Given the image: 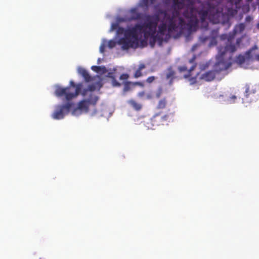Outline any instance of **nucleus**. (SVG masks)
I'll use <instances>...</instances> for the list:
<instances>
[{
  "label": "nucleus",
  "mask_w": 259,
  "mask_h": 259,
  "mask_svg": "<svg viewBox=\"0 0 259 259\" xmlns=\"http://www.w3.org/2000/svg\"><path fill=\"white\" fill-rule=\"evenodd\" d=\"M150 97L148 96V99H150Z\"/></svg>",
  "instance_id": "nucleus-49"
},
{
  "label": "nucleus",
  "mask_w": 259,
  "mask_h": 259,
  "mask_svg": "<svg viewBox=\"0 0 259 259\" xmlns=\"http://www.w3.org/2000/svg\"><path fill=\"white\" fill-rule=\"evenodd\" d=\"M72 105V103L68 102L64 105L57 106L55 111L52 115V117L58 120L63 118L64 116L69 112Z\"/></svg>",
  "instance_id": "nucleus-9"
},
{
  "label": "nucleus",
  "mask_w": 259,
  "mask_h": 259,
  "mask_svg": "<svg viewBox=\"0 0 259 259\" xmlns=\"http://www.w3.org/2000/svg\"><path fill=\"white\" fill-rule=\"evenodd\" d=\"M107 77L111 79L112 84L114 87H119L121 85V83L118 82L116 79L114 75H113V73L112 72H108Z\"/></svg>",
  "instance_id": "nucleus-18"
},
{
  "label": "nucleus",
  "mask_w": 259,
  "mask_h": 259,
  "mask_svg": "<svg viewBox=\"0 0 259 259\" xmlns=\"http://www.w3.org/2000/svg\"><path fill=\"white\" fill-rule=\"evenodd\" d=\"M93 87H92V86H90V90H91V91H92V90H93Z\"/></svg>",
  "instance_id": "nucleus-47"
},
{
  "label": "nucleus",
  "mask_w": 259,
  "mask_h": 259,
  "mask_svg": "<svg viewBox=\"0 0 259 259\" xmlns=\"http://www.w3.org/2000/svg\"><path fill=\"white\" fill-rule=\"evenodd\" d=\"M209 20L213 24L221 23L223 25L228 24L229 26L230 25L228 15L214 8L210 9Z\"/></svg>",
  "instance_id": "nucleus-6"
},
{
  "label": "nucleus",
  "mask_w": 259,
  "mask_h": 259,
  "mask_svg": "<svg viewBox=\"0 0 259 259\" xmlns=\"http://www.w3.org/2000/svg\"><path fill=\"white\" fill-rule=\"evenodd\" d=\"M241 38H239L238 39H237L236 40V45L238 46L240 44V43L241 42Z\"/></svg>",
  "instance_id": "nucleus-39"
},
{
  "label": "nucleus",
  "mask_w": 259,
  "mask_h": 259,
  "mask_svg": "<svg viewBox=\"0 0 259 259\" xmlns=\"http://www.w3.org/2000/svg\"><path fill=\"white\" fill-rule=\"evenodd\" d=\"M256 27L259 30V22L257 23Z\"/></svg>",
  "instance_id": "nucleus-44"
},
{
  "label": "nucleus",
  "mask_w": 259,
  "mask_h": 259,
  "mask_svg": "<svg viewBox=\"0 0 259 259\" xmlns=\"http://www.w3.org/2000/svg\"><path fill=\"white\" fill-rule=\"evenodd\" d=\"M123 91L124 92L128 91L131 89V82L128 81H125L124 83Z\"/></svg>",
  "instance_id": "nucleus-24"
},
{
  "label": "nucleus",
  "mask_w": 259,
  "mask_h": 259,
  "mask_svg": "<svg viewBox=\"0 0 259 259\" xmlns=\"http://www.w3.org/2000/svg\"><path fill=\"white\" fill-rule=\"evenodd\" d=\"M102 68H104V69H101V71L100 72H102V73H104L105 72H106L107 71V69H106V68L105 67V66H101Z\"/></svg>",
  "instance_id": "nucleus-38"
},
{
  "label": "nucleus",
  "mask_w": 259,
  "mask_h": 259,
  "mask_svg": "<svg viewBox=\"0 0 259 259\" xmlns=\"http://www.w3.org/2000/svg\"><path fill=\"white\" fill-rule=\"evenodd\" d=\"M98 99L99 98L97 96L91 94L88 99L83 100L78 103L77 109H74L73 113L75 112L77 109L88 112L90 106L91 105L95 106Z\"/></svg>",
  "instance_id": "nucleus-8"
},
{
  "label": "nucleus",
  "mask_w": 259,
  "mask_h": 259,
  "mask_svg": "<svg viewBox=\"0 0 259 259\" xmlns=\"http://www.w3.org/2000/svg\"><path fill=\"white\" fill-rule=\"evenodd\" d=\"M162 94V88H159L157 92H156V97L157 98H160V97L161 96V94Z\"/></svg>",
  "instance_id": "nucleus-29"
},
{
  "label": "nucleus",
  "mask_w": 259,
  "mask_h": 259,
  "mask_svg": "<svg viewBox=\"0 0 259 259\" xmlns=\"http://www.w3.org/2000/svg\"><path fill=\"white\" fill-rule=\"evenodd\" d=\"M78 72L79 74L84 78L86 81L89 82L91 80V76L85 69L79 68L78 70Z\"/></svg>",
  "instance_id": "nucleus-17"
},
{
  "label": "nucleus",
  "mask_w": 259,
  "mask_h": 259,
  "mask_svg": "<svg viewBox=\"0 0 259 259\" xmlns=\"http://www.w3.org/2000/svg\"><path fill=\"white\" fill-rule=\"evenodd\" d=\"M127 103L135 110L140 111L142 108V105L134 99H131L127 101Z\"/></svg>",
  "instance_id": "nucleus-16"
},
{
  "label": "nucleus",
  "mask_w": 259,
  "mask_h": 259,
  "mask_svg": "<svg viewBox=\"0 0 259 259\" xmlns=\"http://www.w3.org/2000/svg\"><path fill=\"white\" fill-rule=\"evenodd\" d=\"M142 26V33L145 39L150 37L149 42L152 47L155 44V36L157 27V20H153V17L147 15L145 16V21L141 24Z\"/></svg>",
  "instance_id": "nucleus-4"
},
{
  "label": "nucleus",
  "mask_w": 259,
  "mask_h": 259,
  "mask_svg": "<svg viewBox=\"0 0 259 259\" xmlns=\"http://www.w3.org/2000/svg\"><path fill=\"white\" fill-rule=\"evenodd\" d=\"M155 1H156V0H149L150 5H152V4H154Z\"/></svg>",
  "instance_id": "nucleus-41"
},
{
  "label": "nucleus",
  "mask_w": 259,
  "mask_h": 259,
  "mask_svg": "<svg viewBox=\"0 0 259 259\" xmlns=\"http://www.w3.org/2000/svg\"><path fill=\"white\" fill-rule=\"evenodd\" d=\"M116 46V42L113 40H110L108 42V46L109 48L112 49Z\"/></svg>",
  "instance_id": "nucleus-27"
},
{
  "label": "nucleus",
  "mask_w": 259,
  "mask_h": 259,
  "mask_svg": "<svg viewBox=\"0 0 259 259\" xmlns=\"http://www.w3.org/2000/svg\"><path fill=\"white\" fill-rule=\"evenodd\" d=\"M213 42H214V45H216V44H217V41H216V40H215V39H214V38H213V39H212V40H211V44H212L213 43Z\"/></svg>",
  "instance_id": "nucleus-43"
},
{
  "label": "nucleus",
  "mask_w": 259,
  "mask_h": 259,
  "mask_svg": "<svg viewBox=\"0 0 259 259\" xmlns=\"http://www.w3.org/2000/svg\"><path fill=\"white\" fill-rule=\"evenodd\" d=\"M252 19V18L250 16H247L246 18H245V21L246 22H250V21H251Z\"/></svg>",
  "instance_id": "nucleus-36"
},
{
  "label": "nucleus",
  "mask_w": 259,
  "mask_h": 259,
  "mask_svg": "<svg viewBox=\"0 0 259 259\" xmlns=\"http://www.w3.org/2000/svg\"><path fill=\"white\" fill-rule=\"evenodd\" d=\"M128 77H129V75H128V74H127V73H123V74H122L120 76L119 78H120V80L126 81V80H127Z\"/></svg>",
  "instance_id": "nucleus-28"
},
{
  "label": "nucleus",
  "mask_w": 259,
  "mask_h": 259,
  "mask_svg": "<svg viewBox=\"0 0 259 259\" xmlns=\"http://www.w3.org/2000/svg\"><path fill=\"white\" fill-rule=\"evenodd\" d=\"M245 61V57L243 55H238L236 59V61L237 63L239 64H242L244 63Z\"/></svg>",
  "instance_id": "nucleus-23"
},
{
  "label": "nucleus",
  "mask_w": 259,
  "mask_h": 259,
  "mask_svg": "<svg viewBox=\"0 0 259 259\" xmlns=\"http://www.w3.org/2000/svg\"><path fill=\"white\" fill-rule=\"evenodd\" d=\"M118 25L117 23H113L111 25V29L115 30L118 28Z\"/></svg>",
  "instance_id": "nucleus-34"
},
{
  "label": "nucleus",
  "mask_w": 259,
  "mask_h": 259,
  "mask_svg": "<svg viewBox=\"0 0 259 259\" xmlns=\"http://www.w3.org/2000/svg\"><path fill=\"white\" fill-rule=\"evenodd\" d=\"M80 91V85H76L75 83L71 80L70 85L66 88L57 87L55 91V95L57 97H65L67 101H70L76 97Z\"/></svg>",
  "instance_id": "nucleus-5"
},
{
  "label": "nucleus",
  "mask_w": 259,
  "mask_h": 259,
  "mask_svg": "<svg viewBox=\"0 0 259 259\" xmlns=\"http://www.w3.org/2000/svg\"><path fill=\"white\" fill-rule=\"evenodd\" d=\"M166 117H167V116H166V115H165V116H163V117H161V118H163V119H164V120H166Z\"/></svg>",
  "instance_id": "nucleus-46"
},
{
  "label": "nucleus",
  "mask_w": 259,
  "mask_h": 259,
  "mask_svg": "<svg viewBox=\"0 0 259 259\" xmlns=\"http://www.w3.org/2000/svg\"><path fill=\"white\" fill-rule=\"evenodd\" d=\"M146 68V66L144 64H140L139 66L138 69L136 71L134 74V77L135 78H138L142 75L141 71Z\"/></svg>",
  "instance_id": "nucleus-21"
},
{
  "label": "nucleus",
  "mask_w": 259,
  "mask_h": 259,
  "mask_svg": "<svg viewBox=\"0 0 259 259\" xmlns=\"http://www.w3.org/2000/svg\"><path fill=\"white\" fill-rule=\"evenodd\" d=\"M226 55H224L222 56V57H221V54L219 51L217 56L218 62L215 65V70H210L204 73L201 75V78L207 81H212L214 79L216 73L228 69L232 65L231 62L232 56L229 54L228 58L226 59Z\"/></svg>",
  "instance_id": "nucleus-3"
},
{
  "label": "nucleus",
  "mask_w": 259,
  "mask_h": 259,
  "mask_svg": "<svg viewBox=\"0 0 259 259\" xmlns=\"http://www.w3.org/2000/svg\"><path fill=\"white\" fill-rule=\"evenodd\" d=\"M145 95V92L144 91H142L138 93L137 96L139 98H142Z\"/></svg>",
  "instance_id": "nucleus-33"
},
{
  "label": "nucleus",
  "mask_w": 259,
  "mask_h": 259,
  "mask_svg": "<svg viewBox=\"0 0 259 259\" xmlns=\"http://www.w3.org/2000/svg\"><path fill=\"white\" fill-rule=\"evenodd\" d=\"M167 104V101L165 98H163L160 100L157 105V109H163L166 107Z\"/></svg>",
  "instance_id": "nucleus-22"
},
{
  "label": "nucleus",
  "mask_w": 259,
  "mask_h": 259,
  "mask_svg": "<svg viewBox=\"0 0 259 259\" xmlns=\"http://www.w3.org/2000/svg\"><path fill=\"white\" fill-rule=\"evenodd\" d=\"M237 97L235 95H232L230 97V99L232 100V103H234L235 101V100L236 99Z\"/></svg>",
  "instance_id": "nucleus-37"
},
{
  "label": "nucleus",
  "mask_w": 259,
  "mask_h": 259,
  "mask_svg": "<svg viewBox=\"0 0 259 259\" xmlns=\"http://www.w3.org/2000/svg\"><path fill=\"white\" fill-rule=\"evenodd\" d=\"M143 3L146 7H148L150 5L149 0H143Z\"/></svg>",
  "instance_id": "nucleus-35"
},
{
  "label": "nucleus",
  "mask_w": 259,
  "mask_h": 259,
  "mask_svg": "<svg viewBox=\"0 0 259 259\" xmlns=\"http://www.w3.org/2000/svg\"><path fill=\"white\" fill-rule=\"evenodd\" d=\"M135 40L129 36L124 35V37L120 38L118 41L119 45H122L123 50H126L133 46Z\"/></svg>",
  "instance_id": "nucleus-12"
},
{
  "label": "nucleus",
  "mask_w": 259,
  "mask_h": 259,
  "mask_svg": "<svg viewBox=\"0 0 259 259\" xmlns=\"http://www.w3.org/2000/svg\"><path fill=\"white\" fill-rule=\"evenodd\" d=\"M120 31H121L122 32L124 31V29L122 28H119L118 29V32H119Z\"/></svg>",
  "instance_id": "nucleus-45"
},
{
  "label": "nucleus",
  "mask_w": 259,
  "mask_h": 259,
  "mask_svg": "<svg viewBox=\"0 0 259 259\" xmlns=\"http://www.w3.org/2000/svg\"><path fill=\"white\" fill-rule=\"evenodd\" d=\"M167 71L168 72L166 73V78L167 79H169V84L171 85L172 83V80L175 78V72L171 67L168 68Z\"/></svg>",
  "instance_id": "nucleus-19"
},
{
  "label": "nucleus",
  "mask_w": 259,
  "mask_h": 259,
  "mask_svg": "<svg viewBox=\"0 0 259 259\" xmlns=\"http://www.w3.org/2000/svg\"><path fill=\"white\" fill-rule=\"evenodd\" d=\"M158 116L159 115L156 114L150 119L151 126L147 125L146 126L148 128H152L154 126H158L160 124L159 122L156 120V118L158 117Z\"/></svg>",
  "instance_id": "nucleus-20"
},
{
  "label": "nucleus",
  "mask_w": 259,
  "mask_h": 259,
  "mask_svg": "<svg viewBox=\"0 0 259 259\" xmlns=\"http://www.w3.org/2000/svg\"><path fill=\"white\" fill-rule=\"evenodd\" d=\"M244 89V96L246 98L251 100L256 93V87L251 84L247 83L245 85Z\"/></svg>",
  "instance_id": "nucleus-11"
},
{
  "label": "nucleus",
  "mask_w": 259,
  "mask_h": 259,
  "mask_svg": "<svg viewBox=\"0 0 259 259\" xmlns=\"http://www.w3.org/2000/svg\"><path fill=\"white\" fill-rule=\"evenodd\" d=\"M199 20L196 16L192 14L189 22L186 23L181 17L179 18V23L177 25L172 18L169 19L168 24L169 32H176L178 36L183 34H190L195 30L198 23Z\"/></svg>",
  "instance_id": "nucleus-1"
},
{
  "label": "nucleus",
  "mask_w": 259,
  "mask_h": 259,
  "mask_svg": "<svg viewBox=\"0 0 259 259\" xmlns=\"http://www.w3.org/2000/svg\"><path fill=\"white\" fill-rule=\"evenodd\" d=\"M142 26L141 24H136L132 28L127 29L124 32V35L129 36L137 41L138 39L139 34L142 33Z\"/></svg>",
  "instance_id": "nucleus-10"
},
{
  "label": "nucleus",
  "mask_w": 259,
  "mask_h": 259,
  "mask_svg": "<svg viewBox=\"0 0 259 259\" xmlns=\"http://www.w3.org/2000/svg\"><path fill=\"white\" fill-rule=\"evenodd\" d=\"M155 79V77L153 76L148 77L146 79V82L149 83H152Z\"/></svg>",
  "instance_id": "nucleus-31"
},
{
  "label": "nucleus",
  "mask_w": 259,
  "mask_h": 259,
  "mask_svg": "<svg viewBox=\"0 0 259 259\" xmlns=\"http://www.w3.org/2000/svg\"><path fill=\"white\" fill-rule=\"evenodd\" d=\"M106 48V43H102L100 47V51L101 53H103L105 52Z\"/></svg>",
  "instance_id": "nucleus-30"
},
{
  "label": "nucleus",
  "mask_w": 259,
  "mask_h": 259,
  "mask_svg": "<svg viewBox=\"0 0 259 259\" xmlns=\"http://www.w3.org/2000/svg\"><path fill=\"white\" fill-rule=\"evenodd\" d=\"M245 28V25L244 23H240L235 26L232 34L230 33L229 35L223 34L221 36L222 39H226L227 42L225 46H220L219 48L221 57L227 55L228 53L231 55L232 53L236 51V46L233 43L235 35L237 33H242L244 30Z\"/></svg>",
  "instance_id": "nucleus-2"
},
{
  "label": "nucleus",
  "mask_w": 259,
  "mask_h": 259,
  "mask_svg": "<svg viewBox=\"0 0 259 259\" xmlns=\"http://www.w3.org/2000/svg\"><path fill=\"white\" fill-rule=\"evenodd\" d=\"M135 84H137V85H140V86H143V83L142 82H136L135 83Z\"/></svg>",
  "instance_id": "nucleus-42"
},
{
  "label": "nucleus",
  "mask_w": 259,
  "mask_h": 259,
  "mask_svg": "<svg viewBox=\"0 0 259 259\" xmlns=\"http://www.w3.org/2000/svg\"><path fill=\"white\" fill-rule=\"evenodd\" d=\"M104 68H103L104 69ZM91 69L92 70L96 72H100L101 71V69H103L101 66H92L91 67Z\"/></svg>",
  "instance_id": "nucleus-26"
},
{
  "label": "nucleus",
  "mask_w": 259,
  "mask_h": 259,
  "mask_svg": "<svg viewBox=\"0 0 259 259\" xmlns=\"http://www.w3.org/2000/svg\"><path fill=\"white\" fill-rule=\"evenodd\" d=\"M172 1L174 5L176 7H179V5L183 4V3L182 2H181L179 0H172Z\"/></svg>",
  "instance_id": "nucleus-32"
},
{
  "label": "nucleus",
  "mask_w": 259,
  "mask_h": 259,
  "mask_svg": "<svg viewBox=\"0 0 259 259\" xmlns=\"http://www.w3.org/2000/svg\"><path fill=\"white\" fill-rule=\"evenodd\" d=\"M257 49V46H254L247 52L246 55L248 56L249 59L259 61V53L257 54L255 53V51Z\"/></svg>",
  "instance_id": "nucleus-14"
},
{
  "label": "nucleus",
  "mask_w": 259,
  "mask_h": 259,
  "mask_svg": "<svg viewBox=\"0 0 259 259\" xmlns=\"http://www.w3.org/2000/svg\"><path fill=\"white\" fill-rule=\"evenodd\" d=\"M197 46V45H194V46L192 47V51H194L195 50V49H196Z\"/></svg>",
  "instance_id": "nucleus-40"
},
{
  "label": "nucleus",
  "mask_w": 259,
  "mask_h": 259,
  "mask_svg": "<svg viewBox=\"0 0 259 259\" xmlns=\"http://www.w3.org/2000/svg\"><path fill=\"white\" fill-rule=\"evenodd\" d=\"M100 61V59H98V63H99V62Z\"/></svg>",
  "instance_id": "nucleus-48"
},
{
  "label": "nucleus",
  "mask_w": 259,
  "mask_h": 259,
  "mask_svg": "<svg viewBox=\"0 0 259 259\" xmlns=\"http://www.w3.org/2000/svg\"><path fill=\"white\" fill-rule=\"evenodd\" d=\"M196 58V56L194 55L193 56V57L192 58V59H191L189 60V63L190 64H192V66L190 67V68L189 69H188L187 68V66H180L179 68L180 71L183 72V71H188L189 72H190L191 71L194 70L196 66V63H195V60Z\"/></svg>",
  "instance_id": "nucleus-13"
},
{
  "label": "nucleus",
  "mask_w": 259,
  "mask_h": 259,
  "mask_svg": "<svg viewBox=\"0 0 259 259\" xmlns=\"http://www.w3.org/2000/svg\"><path fill=\"white\" fill-rule=\"evenodd\" d=\"M132 12L134 13H135V16L133 17V18L135 20H139L141 18L142 14L139 13H136V11L135 9L132 10Z\"/></svg>",
  "instance_id": "nucleus-25"
},
{
  "label": "nucleus",
  "mask_w": 259,
  "mask_h": 259,
  "mask_svg": "<svg viewBox=\"0 0 259 259\" xmlns=\"http://www.w3.org/2000/svg\"><path fill=\"white\" fill-rule=\"evenodd\" d=\"M174 33L169 32L168 26L165 23H162L158 26V31L155 33V42L158 41L159 44H161L163 41H167Z\"/></svg>",
  "instance_id": "nucleus-7"
},
{
  "label": "nucleus",
  "mask_w": 259,
  "mask_h": 259,
  "mask_svg": "<svg viewBox=\"0 0 259 259\" xmlns=\"http://www.w3.org/2000/svg\"><path fill=\"white\" fill-rule=\"evenodd\" d=\"M210 9L208 10H201L198 12V16L202 23H203L208 18L209 19Z\"/></svg>",
  "instance_id": "nucleus-15"
}]
</instances>
